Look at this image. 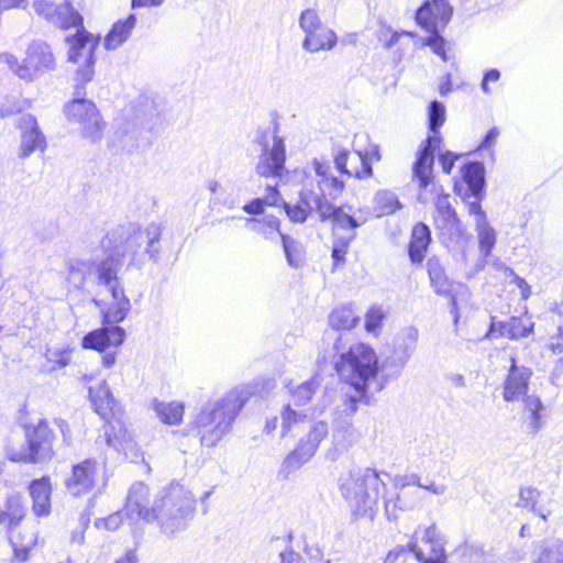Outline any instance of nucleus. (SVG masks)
Listing matches in <instances>:
<instances>
[{"mask_svg": "<svg viewBox=\"0 0 563 563\" xmlns=\"http://www.w3.org/2000/svg\"><path fill=\"white\" fill-rule=\"evenodd\" d=\"M448 382L455 387H465V378L462 374L450 373L446 375Z\"/></svg>", "mask_w": 563, "mask_h": 563, "instance_id": "obj_64", "label": "nucleus"}, {"mask_svg": "<svg viewBox=\"0 0 563 563\" xmlns=\"http://www.w3.org/2000/svg\"><path fill=\"white\" fill-rule=\"evenodd\" d=\"M532 371L527 366L517 365L516 358H510V367L504 382L503 397L505 401H519L520 398L528 395L529 382Z\"/></svg>", "mask_w": 563, "mask_h": 563, "instance_id": "obj_18", "label": "nucleus"}, {"mask_svg": "<svg viewBox=\"0 0 563 563\" xmlns=\"http://www.w3.org/2000/svg\"><path fill=\"white\" fill-rule=\"evenodd\" d=\"M25 439L27 449L21 453L20 461L43 463L53 459L56 432L46 420L42 419L36 424L25 426Z\"/></svg>", "mask_w": 563, "mask_h": 563, "instance_id": "obj_14", "label": "nucleus"}, {"mask_svg": "<svg viewBox=\"0 0 563 563\" xmlns=\"http://www.w3.org/2000/svg\"><path fill=\"white\" fill-rule=\"evenodd\" d=\"M24 516V507L19 497L11 496L7 500L5 510L0 511V525H3L7 530L19 528Z\"/></svg>", "mask_w": 563, "mask_h": 563, "instance_id": "obj_39", "label": "nucleus"}, {"mask_svg": "<svg viewBox=\"0 0 563 563\" xmlns=\"http://www.w3.org/2000/svg\"><path fill=\"white\" fill-rule=\"evenodd\" d=\"M246 224L252 232L263 235L266 240L276 241L284 235L280 230V223L275 216H265L262 219L249 218Z\"/></svg>", "mask_w": 563, "mask_h": 563, "instance_id": "obj_35", "label": "nucleus"}, {"mask_svg": "<svg viewBox=\"0 0 563 563\" xmlns=\"http://www.w3.org/2000/svg\"><path fill=\"white\" fill-rule=\"evenodd\" d=\"M385 314L379 307H372L365 317V329L367 332H375L382 324Z\"/></svg>", "mask_w": 563, "mask_h": 563, "instance_id": "obj_51", "label": "nucleus"}, {"mask_svg": "<svg viewBox=\"0 0 563 563\" xmlns=\"http://www.w3.org/2000/svg\"><path fill=\"white\" fill-rule=\"evenodd\" d=\"M522 404V419L528 423L531 433H538L544 424V406L534 395H526L519 399Z\"/></svg>", "mask_w": 563, "mask_h": 563, "instance_id": "obj_27", "label": "nucleus"}, {"mask_svg": "<svg viewBox=\"0 0 563 563\" xmlns=\"http://www.w3.org/2000/svg\"><path fill=\"white\" fill-rule=\"evenodd\" d=\"M87 84L75 82L74 99L65 106V113L69 121L81 126L86 139L97 142L101 140L106 124L96 104L85 99Z\"/></svg>", "mask_w": 563, "mask_h": 563, "instance_id": "obj_11", "label": "nucleus"}, {"mask_svg": "<svg viewBox=\"0 0 563 563\" xmlns=\"http://www.w3.org/2000/svg\"><path fill=\"white\" fill-rule=\"evenodd\" d=\"M499 331L500 335H507L509 339L516 340L528 336L533 331V323L529 320L512 317L508 321L493 322L489 333Z\"/></svg>", "mask_w": 563, "mask_h": 563, "instance_id": "obj_30", "label": "nucleus"}, {"mask_svg": "<svg viewBox=\"0 0 563 563\" xmlns=\"http://www.w3.org/2000/svg\"><path fill=\"white\" fill-rule=\"evenodd\" d=\"M418 492L395 489V493L383 495L385 516L388 520H397L401 512L410 511L419 504Z\"/></svg>", "mask_w": 563, "mask_h": 563, "instance_id": "obj_24", "label": "nucleus"}, {"mask_svg": "<svg viewBox=\"0 0 563 563\" xmlns=\"http://www.w3.org/2000/svg\"><path fill=\"white\" fill-rule=\"evenodd\" d=\"M382 489H386V484L380 474L371 467H355L339 477L340 494L353 514L371 521L378 511Z\"/></svg>", "mask_w": 563, "mask_h": 563, "instance_id": "obj_5", "label": "nucleus"}, {"mask_svg": "<svg viewBox=\"0 0 563 563\" xmlns=\"http://www.w3.org/2000/svg\"><path fill=\"white\" fill-rule=\"evenodd\" d=\"M323 202L321 194L316 192L314 189L303 188L296 205L283 201V206L290 221L303 223L312 211H317L321 216Z\"/></svg>", "mask_w": 563, "mask_h": 563, "instance_id": "obj_23", "label": "nucleus"}, {"mask_svg": "<svg viewBox=\"0 0 563 563\" xmlns=\"http://www.w3.org/2000/svg\"><path fill=\"white\" fill-rule=\"evenodd\" d=\"M457 158H459V155L451 151H445L444 153L440 154L439 162H440L442 169L445 174L451 173V170L454 166V163Z\"/></svg>", "mask_w": 563, "mask_h": 563, "instance_id": "obj_55", "label": "nucleus"}, {"mask_svg": "<svg viewBox=\"0 0 563 563\" xmlns=\"http://www.w3.org/2000/svg\"><path fill=\"white\" fill-rule=\"evenodd\" d=\"M446 110L442 102L433 100L428 107V123L431 135L420 145L412 166V179L417 181L419 200L424 201L423 194L433 184L434 153L442 142L439 133L445 121Z\"/></svg>", "mask_w": 563, "mask_h": 563, "instance_id": "obj_7", "label": "nucleus"}, {"mask_svg": "<svg viewBox=\"0 0 563 563\" xmlns=\"http://www.w3.org/2000/svg\"><path fill=\"white\" fill-rule=\"evenodd\" d=\"M452 91L451 74H445L440 78L439 92L442 97L448 96Z\"/></svg>", "mask_w": 563, "mask_h": 563, "instance_id": "obj_60", "label": "nucleus"}, {"mask_svg": "<svg viewBox=\"0 0 563 563\" xmlns=\"http://www.w3.org/2000/svg\"><path fill=\"white\" fill-rule=\"evenodd\" d=\"M253 390L241 385L217 400L208 401L188 426V434L200 440L201 445L212 448L230 432L241 409L249 401Z\"/></svg>", "mask_w": 563, "mask_h": 563, "instance_id": "obj_3", "label": "nucleus"}, {"mask_svg": "<svg viewBox=\"0 0 563 563\" xmlns=\"http://www.w3.org/2000/svg\"><path fill=\"white\" fill-rule=\"evenodd\" d=\"M549 347L563 362V324L558 328V333L551 338Z\"/></svg>", "mask_w": 563, "mask_h": 563, "instance_id": "obj_54", "label": "nucleus"}, {"mask_svg": "<svg viewBox=\"0 0 563 563\" xmlns=\"http://www.w3.org/2000/svg\"><path fill=\"white\" fill-rule=\"evenodd\" d=\"M67 283L75 289H84L90 280L110 294L113 302L101 309L102 327L88 332L81 340L86 350L104 353L111 347L120 346L125 340V331L118 325L131 310V301L120 277L122 258L114 253L104 258L69 260L67 263Z\"/></svg>", "mask_w": 563, "mask_h": 563, "instance_id": "obj_1", "label": "nucleus"}, {"mask_svg": "<svg viewBox=\"0 0 563 563\" xmlns=\"http://www.w3.org/2000/svg\"><path fill=\"white\" fill-rule=\"evenodd\" d=\"M74 349L68 344L48 346L45 351V358L58 368L69 365Z\"/></svg>", "mask_w": 563, "mask_h": 563, "instance_id": "obj_45", "label": "nucleus"}, {"mask_svg": "<svg viewBox=\"0 0 563 563\" xmlns=\"http://www.w3.org/2000/svg\"><path fill=\"white\" fill-rule=\"evenodd\" d=\"M312 168L314 170L317 180L329 177L330 165L327 162H321L317 158L312 161Z\"/></svg>", "mask_w": 563, "mask_h": 563, "instance_id": "obj_58", "label": "nucleus"}, {"mask_svg": "<svg viewBox=\"0 0 563 563\" xmlns=\"http://www.w3.org/2000/svg\"><path fill=\"white\" fill-rule=\"evenodd\" d=\"M298 24L303 32L302 48L308 53L331 51L336 46L338 35L327 26L316 9L307 8L301 11Z\"/></svg>", "mask_w": 563, "mask_h": 563, "instance_id": "obj_13", "label": "nucleus"}, {"mask_svg": "<svg viewBox=\"0 0 563 563\" xmlns=\"http://www.w3.org/2000/svg\"><path fill=\"white\" fill-rule=\"evenodd\" d=\"M0 64H7L20 79L26 82H32L56 68L52 47L41 40L29 44L22 63H19L18 58L10 53H1Z\"/></svg>", "mask_w": 563, "mask_h": 563, "instance_id": "obj_8", "label": "nucleus"}, {"mask_svg": "<svg viewBox=\"0 0 563 563\" xmlns=\"http://www.w3.org/2000/svg\"><path fill=\"white\" fill-rule=\"evenodd\" d=\"M420 488H424L437 496H441V495L445 494V492L448 489L446 485L435 484L434 482H430L429 484L421 483Z\"/></svg>", "mask_w": 563, "mask_h": 563, "instance_id": "obj_62", "label": "nucleus"}, {"mask_svg": "<svg viewBox=\"0 0 563 563\" xmlns=\"http://www.w3.org/2000/svg\"><path fill=\"white\" fill-rule=\"evenodd\" d=\"M499 135V131L497 128H492L486 135L484 136L483 141L481 142L479 147L481 148H488L490 147L497 140Z\"/></svg>", "mask_w": 563, "mask_h": 563, "instance_id": "obj_61", "label": "nucleus"}, {"mask_svg": "<svg viewBox=\"0 0 563 563\" xmlns=\"http://www.w3.org/2000/svg\"><path fill=\"white\" fill-rule=\"evenodd\" d=\"M284 253L289 266L301 267L305 263V251L300 242L289 235H282Z\"/></svg>", "mask_w": 563, "mask_h": 563, "instance_id": "obj_43", "label": "nucleus"}, {"mask_svg": "<svg viewBox=\"0 0 563 563\" xmlns=\"http://www.w3.org/2000/svg\"><path fill=\"white\" fill-rule=\"evenodd\" d=\"M124 514V511H120V512H117V514H113L111 516H109L107 519H106V528L109 529V530H115L121 521H122V515Z\"/></svg>", "mask_w": 563, "mask_h": 563, "instance_id": "obj_63", "label": "nucleus"}, {"mask_svg": "<svg viewBox=\"0 0 563 563\" xmlns=\"http://www.w3.org/2000/svg\"><path fill=\"white\" fill-rule=\"evenodd\" d=\"M453 7L448 0H426L416 11L417 24L430 33L423 45L429 46L443 62L448 60L445 40L440 34L450 22Z\"/></svg>", "mask_w": 563, "mask_h": 563, "instance_id": "obj_9", "label": "nucleus"}, {"mask_svg": "<svg viewBox=\"0 0 563 563\" xmlns=\"http://www.w3.org/2000/svg\"><path fill=\"white\" fill-rule=\"evenodd\" d=\"M354 238L355 233H349L346 236L335 240L332 247V258L335 264L344 262L347 246Z\"/></svg>", "mask_w": 563, "mask_h": 563, "instance_id": "obj_50", "label": "nucleus"}, {"mask_svg": "<svg viewBox=\"0 0 563 563\" xmlns=\"http://www.w3.org/2000/svg\"><path fill=\"white\" fill-rule=\"evenodd\" d=\"M540 497V492L534 487H523L519 492V507H530L531 511L539 515L543 520L547 516L537 508V501Z\"/></svg>", "mask_w": 563, "mask_h": 563, "instance_id": "obj_47", "label": "nucleus"}, {"mask_svg": "<svg viewBox=\"0 0 563 563\" xmlns=\"http://www.w3.org/2000/svg\"><path fill=\"white\" fill-rule=\"evenodd\" d=\"M422 541L430 544V556H426L423 551L418 547L417 541L411 540L407 544V549L413 553L420 563H446V554L443 547V539L435 525H431L424 530Z\"/></svg>", "mask_w": 563, "mask_h": 563, "instance_id": "obj_21", "label": "nucleus"}, {"mask_svg": "<svg viewBox=\"0 0 563 563\" xmlns=\"http://www.w3.org/2000/svg\"><path fill=\"white\" fill-rule=\"evenodd\" d=\"M539 549L538 559L534 563H563V540L543 541Z\"/></svg>", "mask_w": 563, "mask_h": 563, "instance_id": "obj_42", "label": "nucleus"}, {"mask_svg": "<svg viewBox=\"0 0 563 563\" xmlns=\"http://www.w3.org/2000/svg\"><path fill=\"white\" fill-rule=\"evenodd\" d=\"M264 202L262 198H255L243 207V210L249 214H261L264 212Z\"/></svg>", "mask_w": 563, "mask_h": 563, "instance_id": "obj_59", "label": "nucleus"}, {"mask_svg": "<svg viewBox=\"0 0 563 563\" xmlns=\"http://www.w3.org/2000/svg\"><path fill=\"white\" fill-rule=\"evenodd\" d=\"M378 369V357L368 344L355 343L340 352L335 371L340 379L353 388V394L344 395L345 412L354 413L358 402H369L368 388L376 382Z\"/></svg>", "mask_w": 563, "mask_h": 563, "instance_id": "obj_4", "label": "nucleus"}, {"mask_svg": "<svg viewBox=\"0 0 563 563\" xmlns=\"http://www.w3.org/2000/svg\"><path fill=\"white\" fill-rule=\"evenodd\" d=\"M421 482L420 477L417 474L409 475H398L393 479V488L394 489H407L408 486H417L420 487Z\"/></svg>", "mask_w": 563, "mask_h": 563, "instance_id": "obj_52", "label": "nucleus"}, {"mask_svg": "<svg viewBox=\"0 0 563 563\" xmlns=\"http://www.w3.org/2000/svg\"><path fill=\"white\" fill-rule=\"evenodd\" d=\"M449 195H438L435 205L434 227L442 235L459 236L462 233L461 222L452 207Z\"/></svg>", "mask_w": 563, "mask_h": 563, "instance_id": "obj_22", "label": "nucleus"}, {"mask_svg": "<svg viewBox=\"0 0 563 563\" xmlns=\"http://www.w3.org/2000/svg\"><path fill=\"white\" fill-rule=\"evenodd\" d=\"M150 489L143 482L134 483L128 493L124 515L131 523L157 521L164 534L172 536L187 527L195 511L194 498L184 486L170 484L164 488L152 507Z\"/></svg>", "mask_w": 563, "mask_h": 563, "instance_id": "obj_2", "label": "nucleus"}, {"mask_svg": "<svg viewBox=\"0 0 563 563\" xmlns=\"http://www.w3.org/2000/svg\"><path fill=\"white\" fill-rule=\"evenodd\" d=\"M305 416L291 409L290 405H286L282 412V435L285 437L291 427L298 423Z\"/></svg>", "mask_w": 563, "mask_h": 563, "instance_id": "obj_49", "label": "nucleus"}, {"mask_svg": "<svg viewBox=\"0 0 563 563\" xmlns=\"http://www.w3.org/2000/svg\"><path fill=\"white\" fill-rule=\"evenodd\" d=\"M7 531L16 558L25 560L36 542L35 534L32 531L21 530L20 527Z\"/></svg>", "mask_w": 563, "mask_h": 563, "instance_id": "obj_36", "label": "nucleus"}, {"mask_svg": "<svg viewBox=\"0 0 563 563\" xmlns=\"http://www.w3.org/2000/svg\"><path fill=\"white\" fill-rule=\"evenodd\" d=\"M18 128L22 131L20 157L26 158L35 151L44 152L46 148L45 135L40 130L35 117L24 114L18 120Z\"/></svg>", "mask_w": 563, "mask_h": 563, "instance_id": "obj_19", "label": "nucleus"}, {"mask_svg": "<svg viewBox=\"0 0 563 563\" xmlns=\"http://www.w3.org/2000/svg\"><path fill=\"white\" fill-rule=\"evenodd\" d=\"M419 332L415 327H408L396 338L393 352L382 363V369L388 377H398L413 355Z\"/></svg>", "mask_w": 563, "mask_h": 563, "instance_id": "obj_16", "label": "nucleus"}, {"mask_svg": "<svg viewBox=\"0 0 563 563\" xmlns=\"http://www.w3.org/2000/svg\"><path fill=\"white\" fill-rule=\"evenodd\" d=\"M343 183L339 180L336 177L329 176L322 179L317 180V189L316 192L322 195L323 201H329L328 198H336V196L343 189Z\"/></svg>", "mask_w": 563, "mask_h": 563, "instance_id": "obj_46", "label": "nucleus"}, {"mask_svg": "<svg viewBox=\"0 0 563 563\" xmlns=\"http://www.w3.org/2000/svg\"><path fill=\"white\" fill-rule=\"evenodd\" d=\"M329 433L328 423L317 421L312 423L308 433L301 438L298 445L292 450L283 462V471L291 473L299 470L314 455L322 440Z\"/></svg>", "mask_w": 563, "mask_h": 563, "instance_id": "obj_15", "label": "nucleus"}, {"mask_svg": "<svg viewBox=\"0 0 563 563\" xmlns=\"http://www.w3.org/2000/svg\"><path fill=\"white\" fill-rule=\"evenodd\" d=\"M77 32L66 37L69 44L68 62L80 64L75 74V82H90L95 75V52L99 37H95L81 24L75 25Z\"/></svg>", "mask_w": 563, "mask_h": 563, "instance_id": "obj_12", "label": "nucleus"}, {"mask_svg": "<svg viewBox=\"0 0 563 563\" xmlns=\"http://www.w3.org/2000/svg\"><path fill=\"white\" fill-rule=\"evenodd\" d=\"M360 321L353 309L343 306L334 309L329 316V324L333 330H352Z\"/></svg>", "mask_w": 563, "mask_h": 563, "instance_id": "obj_40", "label": "nucleus"}, {"mask_svg": "<svg viewBox=\"0 0 563 563\" xmlns=\"http://www.w3.org/2000/svg\"><path fill=\"white\" fill-rule=\"evenodd\" d=\"M280 563H305L303 559L299 553L294 551L291 548L286 549L279 554Z\"/></svg>", "mask_w": 563, "mask_h": 563, "instance_id": "obj_57", "label": "nucleus"}, {"mask_svg": "<svg viewBox=\"0 0 563 563\" xmlns=\"http://www.w3.org/2000/svg\"><path fill=\"white\" fill-rule=\"evenodd\" d=\"M265 206H278L279 201H283L280 194L275 186H267V194L262 198Z\"/></svg>", "mask_w": 563, "mask_h": 563, "instance_id": "obj_56", "label": "nucleus"}, {"mask_svg": "<svg viewBox=\"0 0 563 563\" xmlns=\"http://www.w3.org/2000/svg\"><path fill=\"white\" fill-rule=\"evenodd\" d=\"M334 163L340 173L349 176L364 178L372 175L371 164L360 152H356L351 156L349 151L341 150L335 154Z\"/></svg>", "mask_w": 563, "mask_h": 563, "instance_id": "obj_25", "label": "nucleus"}, {"mask_svg": "<svg viewBox=\"0 0 563 563\" xmlns=\"http://www.w3.org/2000/svg\"><path fill=\"white\" fill-rule=\"evenodd\" d=\"M320 218L322 221L331 219L335 229L346 230L349 233H354V230L360 227L356 219L345 213L341 207H335L329 201L323 202Z\"/></svg>", "mask_w": 563, "mask_h": 563, "instance_id": "obj_34", "label": "nucleus"}, {"mask_svg": "<svg viewBox=\"0 0 563 563\" xmlns=\"http://www.w3.org/2000/svg\"><path fill=\"white\" fill-rule=\"evenodd\" d=\"M427 271L431 287L438 295H450L452 283L446 276L444 266L437 256H432L427 262Z\"/></svg>", "mask_w": 563, "mask_h": 563, "instance_id": "obj_33", "label": "nucleus"}, {"mask_svg": "<svg viewBox=\"0 0 563 563\" xmlns=\"http://www.w3.org/2000/svg\"><path fill=\"white\" fill-rule=\"evenodd\" d=\"M477 236H478V247L484 257L490 255L495 244H496V232L494 228L489 225L487 220H483V217L479 219L478 223L475 225Z\"/></svg>", "mask_w": 563, "mask_h": 563, "instance_id": "obj_44", "label": "nucleus"}, {"mask_svg": "<svg viewBox=\"0 0 563 563\" xmlns=\"http://www.w3.org/2000/svg\"><path fill=\"white\" fill-rule=\"evenodd\" d=\"M89 398L95 407L96 412L103 420H109V418L113 415L115 399L108 384L103 380L96 387H89Z\"/></svg>", "mask_w": 563, "mask_h": 563, "instance_id": "obj_29", "label": "nucleus"}, {"mask_svg": "<svg viewBox=\"0 0 563 563\" xmlns=\"http://www.w3.org/2000/svg\"><path fill=\"white\" fill-rule=\"evenodd\" d=\"M33 9L40 16L60 29L66 30L82 22V16L69 2L56 4L48 0H34Z\"/></svg>", "mask_w": 563, "mask_h": 563, "instance_id": "obj_17", "label": "nucleus"}, {"mask_svg": "<svg viewBox=\"0 0 563 563\" xmlns=\"http://www.w3.org/2000/svg\"><path fill=\"white\" fill-rule=\"evenodd\" d=\"M30 495L33 500V512L37 517L48 516L51 512V494L52 486L51 481L47 476H43L42 478L34 479L30 484Z\"/></svg>", "mask_w": 563, "mask_h": 563, "instance_id": "obj_26", "label": "nucleus"}, {"mask_svg": "<svg viewBox=\"0 0 563 563\" xmlns=\"http://www.w3.org/2000/svg\"><path fill=\"white\" fill-rule=\"evenodd\" d=\"M279 124L274 121L272 126L258 129L254 143L260 147L258 162L255 170L263 177H280L285 169V140L278 133Z\"/></svg>", "mask_w": 563, "mask_h": 563, "instance_id": "obj_10", "label": "nucleus"}, {"mask_svg": "<svg viewBox=\"0 0 563 563\" xmlns=\"http://www.w3.org/2000/svg\"><path fill=\"white\" fill-rule=\"evenodd\" d=\"M320 387V377L318 375L311 377L309 380L301 383L296 387L287 385L290 394V400L295 406L307 405Z\"/></svg>", "mask_w": 563, "mask_h": 563, "instance_id": "obj_38", "label": "nucleus"}, {"mask_svg": "<svg viewBox=\"0 0 563 563\" xmlns=\"http://www.w3.org/2000/svg\"><path fill=\"white\" fill-rule=\"evenodd\" d=\"M500 71L496 68H492L484 73L482 82H481V89L485 95H490L492 89L489 87L490 82H497L500 79Z\"/></svg>", "mask_w": 563, "mask_h": 563, "instance_id": "obj_53", "label": "nucleus"}, {"mask_svg": "<svg viewBox=\"0 0 563 563\" xmlns=\"http://www.w3.org/2000/svg\"><path fill=\"white\" fill-rule=\"evenodd\" d=\"M153 410L156 412L157 417L167 424H177L181 421L184 416V405L178 401H159L157 399L153 400L152 404Z\"/></svg>", "mask_w": 563, "mask_h": 563, "instance_id": "obj_37", "label": "nucleus"}, {"mask_svg": "<svg viewBox=\"0 0 563 563\" xmlns=\"http://www.w3.org/2000/svg\"><path fill=\"white\" fill-rule=\"evenodd\" d=\"M97 476V461L87 459L73 466L71 475L65 481L66 488L73 496H81L89 493Z\"/></svg>", "mask_w": 563, "mask_h": 563, "instance_id": "obj_20", "label": "nucleus"}, {"mask_svg": "<svg viewBox=\"0 0 563 563\" xmlns=\"http://www.w3.org/2000/svg\"><path fill=\"white\" fill-rule=\"evenodd\" d=\"M463 200L467 207L468 213L475 217V225L478 223L479 219L483 217V220L486 219V213L483 211L481 207V201L484 198L485 194L478 192H461Z\"/></svg>", "mask_w": 563, "mask_h": 563, "instance_id": "obj_48", "label": "nucleus"}, {"mask_svg": "<svg viewBox=\"0 0 563 563\" xmlns=\"http://www.w3.org/2000/svg\"><path fill=\"white\" fill-rule=\"evenodd\" d=\"M466 185L464 192L485 194V167L481 162H468L462 168Z\"/></svg>", "mask_w": 563, "mask_h": 563, "instance_id": "obj_32", "label": "nucleus"}, {"mask_svg": "<svg viewBox=\"0 0 563 563\" xmlns=\"http://www.w3.org/2000/svg\"><path fill=\"white\" fill-rule=\"evenodd\" d=\"M162 227L157 223H150L142 229L137 223H126L120 225L117 230L108 234V240L113 242V247L101 256L108 257L111 254L118 253L124 264L125 254L130 255L131 263L141 260L142 255H147L151 261L157 263L161 253V236ZM100 258V256L90 257V261Z\"/></svg>", "mask_w": 563, "mask_h": 563, "instance_id": "obj_6", "label": "nucleus"}, {"mask_svg": "<svg viewBox=\"0 0 563 563\" xmlns=\"http://www.w3.org/2000/svg\"><path fill=\"white\" fill-rule=\"evenodd\" d=\"M431 242V231L423 222L417 223L411 232L408 254L412 264L422 263Z\"/></svg>", "mask_w": 563, "mask_h": 563, "instance_id": "obj_28", "label": "nucleus"}, {"mask_svg": "<svg viewBox=\"0 0 563 563\" xmlns=\"http://www.w3.org/2000/svg\"><path fill=\"white\" fill-rule=\"evenodd\" d=\"M136 21V15L130 14L126 19L115 22L104 37V47L111 51L121 46L129 38Z\"/></svg>", "mask_w": 563, "mask_h": 563, "instance_id": "obj_31", "label": "nucleus"}, {"mask_svg": "<svg viewBox=\"0 0 563 563\" xmlns=\"http://www.w3.org/2000/svg\"><path fill=\"white\" fill-rule=\"evenodd\" d=\"M401 208L397 196L390 190H379L374 197V211L376 217L380 218L393 214Z\"/></svg>", "mask_w": 563, "mask_h": 563, "instance_id": "obj_41", "label": "nucleus"}]
</instances>
